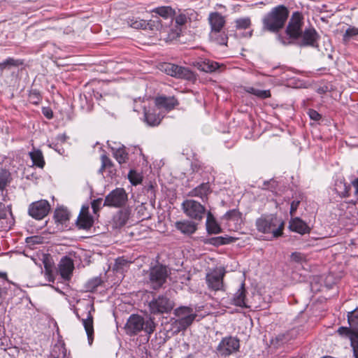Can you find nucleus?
<instances>
[{
  "label": "nucleus",
  "instance_id": "f257e3e1",
  "mask_svg": "<svg viewBox=\"0 0 358 358\" xmlns=\"http://www.w3.org/2000/svg\"><path fill=\"white\" fill-rule=\"evenodd\" d=\"M289 16L286 6L280 5L272 8L262 20L263 29L270 32H277L281 29Z\"/></svg>",
  "mask_w": 358,
  "mask_h": 358
},
{
  "label": "nucleus",
  "instance_id": "f03ea898",
  "mask_svg": "<svg viewBox=\"0 0 358 358\" xmlns=\"http://www.w3.org/2000/svg\"><path fill=\"white\" fill-rule=\"evenodd\" d=\"M255 226L258 231L271 234L273 237L277 238L282 234L284 223L275 215H263L257 219Z\"/></svg>",
  "mask_w": 358,
  "mask_h": 358
},
{
  "label": "nucleus",
  "instance_id": "7ed1b4c3",
  "mask_svg": "<svg viewBox=\"0 0 358 358\" xmlns=\"http://www.w3.org/2000/svg\"><path fill=\"white\" fill-rule=\"evenodd\" d=\"M156 324L151 318H144L143 317L133 314L129 316L125 324V330L129 335H134L143 331L148 335L154 332Z\"/></svg>",
  "mask_w": 358,
  "mask_h": 358
},
{
  "label": "nucleus",
  "instance_id": "20e7f679",
  "mask_svg": "<svg viewBox=\"0 0 358 358\" xmlns=\"http://www.w3.org/2000/svg\"><path fill=\"white\" fill-rule=\"evenodd\" d=\"M303 17L301 13L298 11L294 12L286 28V34L289 38L278 36V40L283 45L291 44L292 43L291 40H297L300 38L303 31Z\"/></svg>",
  "mask_w": 358,
  "mask_h": 358
},
{
  "label": "nucleus",
  "instance_id": "39448f33",
  "mask_svg": "<svg viewBox=\"0 0 358 358\" xmlns=\"http://www.w3.org/2000/svg\"><path fill=\"white\" fill-rule=\"evenodd\" d=\"M240 341L235 336L222 338L215 349V353L219 357H227L238 352Z\"/></svg>",
  "mask_w": 358,
  "mask_h": 358
},
{
  "label": "nucleus",
  "instance_id": "423d86ee",
  "mask_svg": "<svg viewBox=\"0 0 358 358\" xmlns=\"http://www.w3.org/2000/svg\"><path fill=\"white\" fill-rule=\"evenodd\" d=\"M148 284L155 290L160 289L165 283L168 277V271L166 266L157 264L150 268Z\"/></svg>",
  "mask_w": 358,
  "mask_h": 358
},
{
  "label": "nucleus",
  "instance_id": "0eeeda50",
  "mask_svg": "<svg viewBox=\"0 0 358 358\" xmlns=\"http://www.w3.org/2000/svg\"><path fill=\"white\" fill-rule=\"evenodd\" d=\"M127 24L131 28L136 29H150L151 31H161L164 29L162 21L158 17L146 21L138 17H129L127 19Z\"/></svg>",
  "mask_w": 358,
  "mask_h": 358
},
{
  "label": "nucleus",
  "instance_id": "6e6552de",
  "mask_svg": "<svg viewBox=\"0 0 358 358\" xmlns=\"http://www.w3.org/2000/svg\"><path fill=\"white\" fill-rule=\"evenodd\" d=\"M182 209L187 217L196 221H201L206 213L205 207L193 199L185 200L182 203Z\"/></svg>",
  "mask_w": 358,
  "mask_h": 358
},
{
  "label": "nucleus",
  "instance_id": "1a4fd4ad",
  "mask_svg": "<svg viewBox=\"0 0 358 358\" xmlns=\"http://www.w3.org/2000/svg\"><path fill=\"white\" fill-rule=\"evenodd\" d=\"M175 315L178 317L175 321V324L178 331L185 330L189 327L196 317L191 308L182 306L175 310Z\"/></svg>",
  "mask_w": 358,
  "mask_h": 358
},
{
  "label": "nucleus",
  "instance_id": "9d476101",
  "mask_svg": "<svg viewBox=\"0 0 358 358\" xmlns=\"http://www.w3.org/2000/svg\"><path fill=\"white\" fill-rule=\"evenodd\" d=\"M173 302L164 295L153 298L148 303L150 313L154 315L168 313L173 308Z\"/></svg>",
  "mask_w": 358,
  "mask_h": 358
},
{
  "label": "nucleus",
  "instance_id": "9b49d317",
  "mask_svg": "<svg viewBox=\"0 0 358 358\" xmlns=\"http://www.w3.org/2000/svg\"><path fill=\"white\" fill-rule=\"evenodd\" d=\"M128 196L124 188L117 187L105 198L103 206L113 208H122L127 202Z\"/></svg>",
  "mask_w": 358,
  "mask_h": 358
},
{
  "label": "nucleus",
  "instance_id": "f8f14e48",
  "mask_svg": "<svg viewBox=\"0 0 358 358\" xmlns=\"http://www.w3.org/2000/svg\"><path fill=\"white\" fill-rule=\"evenodd\" d=\"M224 275V268H216L208 273L206 276L208 288L214 292L224 291L223 282Z\"/></svg>",
  "mask_w": 358,
  "mask_h": 358
},
{
  "label": "nucleus",
  "instance_id": "ddd939ff",
  "mask_svg": "<svg viewBox=\"0 0 358 358\" xmlns=\"http://www.w3.org/2000/svg\"><path fill=\"white\" fill-rule=\"evenodd\" d=\"M164 70L167 75L172 77L185 79L189 81H192L195 79L194 73L186 67L169 63L164 66Z\"/></svg>",
  "mask_w": 358,
  "mask_h": 358
},
{
  "label": "nucleus",
  "instance_id": "4468645a",
  "mask_svg": "<svg viewBox=\"0 0 358 358\" xmlns=\"http://www.w3.org/2000/svg\"><path fill=\"white\" fill-rule=\"evenodd\" d=\"M50 206L48 201L40 200L31 203L28 209L29 215L36 220L43 219L49 213Z\"/></svg>",
  "mask_w": 358,
  "mask_h": 358
},
{
  "label": "nucleus",
  "instance_id": "2eb2a0df",
  "mask_svg": "<svg viewBox=\"0 0 358 358\" xmlns=\"http://www.w3.org/2000/svg\"><path fill=\"white\" fill-rule=\"evenodd\" d=\"M227 222V225L231 231H236L241 228L243 223L242 213L238 209L227 211L222 217Z\"/></svg>",
  "mask_w": 358,
  "mask_h": 358
},
{
  "label": "nucleus",
  "instance_id": "dca6fc26",
  "mask_svg": "<svg viewBox=\"0 0 358 358\" xmlns=\"http://www.w3.org/2000/svg\"><path fill=\"white\" fill-rule=\"evenodd\" d=\"M236 36L240 38H250L252 35L251 20L249 17H240L234 21Z\"/></svg>",
  "mask_w": 358,
  "mask_h": 358
},
{
  "label": "nucleus",
  "instance_id": "f3484780",
  "mask_svg": "<svg viewBox=\"0 0 358 358\" xmlns=\"http://www.w3.org/2000/svg\"><path fill=\"white\" fill-rule=\"evenodd\" d=\"M85 310L87 311V317L82 319V322L87 336L88 343L91 345L94 338L93 316L92 315V313L94 311L93 304L87 303L85 305Z\"/></svg>",
  "mask_w": 358,
  "mask_h": 358
},
{
  "label": "nucleus",
  "instance_id": "a211bd4d",
  "mask_svg": "<svg viewBox=\"0 0 358 358\" xmlns=\"http://www.w3.org/2000/svg\"><path fill=\"white\" fill-rule=\"evenodd\" d=\"M301 40L299 42V46L317 47L319 35L313 27L306 29L301 35Z\"/></svg>",
  "mask_w": 358,
  "mask_h": 358
},
{
  "label": "nucleus",
  "instance_id": "6ab92c4d",
  "mask_svg": "<svg viewBox=\"0 0 358 358\" xmlns=\"http://www.w3.org/2000/svg\"><path fill=\"white\" fill-rule=\"evenodd\" d=\"M337 332L339 335L345 336L350 338L353 357L354 358H358V331H355L350 327H341Z\"/></svg>",
  "mask_w": 358,
  "mask_h": 358
},
{
  "label": "nucleus",
  "instance_id": "aec40b11",
  "mask_svg": "<svg viewBox=\"0 0 358 358\" xmlns=\"http://www.w3.org/2000/svg\"><path fill=\"white\" fill-rule=\"evenodd\" d=\"M59 272L64 280H69L71 278L73 271L74 269L73 262L71 258L64 256L59 263Z\"/></svg>",
  "mask_w": 358,
  "mask_h": 358
},
{
  "label": "nucleus",
  "instance_id": "412c9836",
  "mask_svg": "<svg viewBox=\"0 0 358 358\" xmlns=\"http://www.w3.org/2000/svg\"><path fill=\"white\" fill-rule=\"evenodd\" d=\"M15 224V219L11 211V204H7L1 209V232L10 230Z\"/></svg>",
  "mask_w": 358,
  "mask_h": 358
},
{
  "label": "nucleus",
  "instance_id": "4be33fe9",
  "mask_svg": "<svg viewBox=\"0 0 358 358\" xmlns=\"http://www.w3.org/2000/svg\"><path fill=\"white\" fill-rule=\"evenodd\" d=\"M49 358H69V354L67 353L65 343L59 333L57 341L53 345Z\"/></svg>",
  "mask_w": 358,
  "mask_h": 358
},
{
  "label": "nucleus",
  "instance_id": "5701e85b",
  "mask_svg": "<svg viewBox=\"0 0 358 358\" xmlns=\"http://www.w3.org/2000/svg\"><path fill=\"white\" fill-rule=\"evenodd\" d=\"M208 21L211 31L214 34L220 33L225 24L224 17L218 12L211 13L209 15Z\"/></svg>",
  "mask_w": 358,
  "mask_h": 358
},
{
  "label": "nucleus",
  "instance_id": "b1692460",
  "mask_svg": "<svg viewBox=\"0 0 358 358\" xmlns=\"http://www.w3.org/2000/svg\"><path fill=\"white\" fill-rule=\"evenodd\" d=\"M175 227L184 235H192L197 229V224L193 221L182 220L175 223Z\"/></svg>",
  "mask_w": 358,
  "mask_h": 358
},
{
  "label": "nucleus",
  "instance_id": "393cba45",
  "mask_svg": "<svg viewBox=\"0 0 358 358\" xmlns=\"http://www.w3.org/2000/svg\"><path fill=\"white\" fill-rule=\"evenodd\" d=\"M155 104L159 108L170 110L177 106L178 102L174 96H162L155 99Z\"/></svg>",
  "mask_w": 358,
  "mask_h": 358
},
{
  "label": "nucleus",
  "instance_id": "a878e982",
  "mask_svg": "<svg viewBox=\"0 0 358 358\" xmlns=\"http://www.w3.org/2000/svg\"><path fill=\"white\" fill-rule=\"evenodd\" d=\"M289 227L292 231L301 234H305L310 231V229L307 224L299 217L291 219Z\"/></svg>",
  "mask_w": 358,
  "mask_h": 358
},
{
  "label": "nucleus",
  "instance_id": "bb28decb",
  "mask_svg": "<svg viewBox=\"0 0 358 358\" xmlns=\"http://www.w3.org/2000/svg\"><path fill=\"white\" fill-rule=\"evenodd\" d=\"M210 193V185L208 182H203L189 192V196L201 198L203 201L207 199Z\"/></svg>",
  "mask_w": 358,
  "mask_h": 358
},
{
  "label": "nucleus",
  "instance_id": "cd10ccee",
  "mask_svg": "<svg viewBox=\"0 0 358 358\" xmlns=\"http://www.w3.org/2000/svg\"><path fill=\"white\" fill-rule=\"evenodd\" d=\"M350 185L343 179H337L334 183V191L341 197H348L350 195Z\"/></svg>",
  "mask_w": 358,
  "mask_h": 358
},
{
  "label": "nucleus",
  "instance_id": "c85d7f7f",
  "mask_svg": "<svg viewBox=\"0 0 358 358\" xmlns=\"http://www.w3.org/2000/svg\"><path fill=\"white\" fill-rule=\"evenodd\" d=\"M206 226L208 234H217L222 231L221 227L210 212L207 213Z\"/></svg>",
  "mask_w": 358,
  "mask_h": 358
},
{
  "label": "nucleus",
  "instance_id": "c756f323",
  "mask_svg": "<svg viewBox=\"0 0 358 358\" xmlns=\"http://www.w3.org/2000/svg\"><path fill=\"white\" fill-rule=\"evenodd\" d=\"M233 303L236 306L241 308H247L248 306L245 303V289L244 287V283L241 285L240 288L234 294L233 297Z\"/></svg>",
  "mask_w": 358,
  "mask_h": 358
},
{
  "label": "nucleus",
  "instance_id": "7c9ffc66",
  "mask_svg": "<svg viewBox=\"0 0 358 358\" xmlns=\"http://www.w3.org/2000/svg\"><path fill=\"white\" fill-rule=\"evenodd\" d=\"M144 117L146 123L150 126L158 125L161 122V117L156 114L154 110L144 109Z\"/></svg>",
  "mask_w": 358,
  "mask_h": 358
},
{
  "label": "nucleus",
  "instance_id": "2f4dec72",
  "mask_svg": "<svg viewBox=\"0 0 358 358\" xmlns=\"http://www.w3.org/2000/svg\"><path fill=\"white\" fill-rule=\"evenodd\" d=\"M30 158L33 165L43 169L45 166V160L42 152L38 149H34L29 152Z\"/></svg>",
  "mask_w": 358,
  "mask_h": 358
},
{
  "label": "nucleus",
  "instance_id": "473e14b6",
  "mask_svg": "<svg viewBox=\"0 0 358 358\" xmlns=\"http://www.w3.org/2000/svg\"><path fill=\"white\" fill-rule=\"evenodd\" d=\"M220 67V65L219 63L209 59H206L199 63V69L205 72L211 73L216 71Z\"/></svg>",
  "mask_w": 358,
  "mask_h": 358
},
{
  "label": "nucleus",
  "instance_id": "72a5a7b5",
  "mask_svg": "<svg viewBox=\"0 0 358 358\" xmlns=\"http://www.w3.org/2000/svg\"><path fill=\"white\" fill-rule=\"evenodd\" d=\"M152 13H155L164 19H172L175 12L170 6H160L154 8Z\"/></svg>",
  "mask_w": 358,
  "mask_h": 358
},
{
  "label": "nucleus",
  "instance_id": "f704fd0d",
  "mask_svg": "<svg viewBox=\"0 0 358 358\" xmlns=\"http://www.w3.org/2000/svg\"><path fill=\"white\" fill-rule=\"evenodd\" d=\"M195 14L193 10H185L176 17V23L178 25L185 24L188 20H191L192 16Z\"/></svg>",
  "mask_w": 358,
  "mask_h": 358
},
{
  "label": "nucleus",
  "instance_id": "c9c22d12",
  "mask_svg": "<svg viewBox=\"0 0 358 358\" xmlns=\"http://www.w3.org/2000/svg\"><path fill=\"white\" fill-rule=\"evenodd\" d=\"M113 151L114 157L119 162V164L125 163L128 159V154L126 152L125 148L124 146L118 147V148H112Z\"/></svg>",
  "mask_w": 358,
  "mask_h": 358
},
{
  "label": "nucleus",
  "instance_id": "e433bc0d",
  "mask_svg": "<svg viewBox=\"0 0 358 358\" xmlns=\"http://www.w3.org/2000/svg\"><path fill=\"white\" fill-rule=\"evenodd\" d=\"M93 224V219L90 215H85L84 216H78L77 220V225L80 229H88Z\"/></svg>",
  "mask_w": 358,
  "mask_h": 358
},
{
  "label": "nucleus",
  "instance_id": "4c0bfd02",
  "mask_svg": "<svg viewBox=\"0 0 358 358\" xmlns=\"http://www.w3.org/2000/svg\"><path fill=\"white\" fill-rule=\"evenodd\" d=\"M348 321L350 328L358 331V308L348 313Z\"/></svg>",
  "mask_w": 358,
  "mask_h": 358
},
{
  "label": "nucleus",
  "instance_id": "58836bf2",
  "mask_svg": "<svg viewBox=\"0 0 358 358\" xmlns=\"http://www.w3.org/2000/svg\"><path fill=\"white\" fill-rule=\"evenodd\" d=\"M43 242L44 238L38 235L27 237L25 239L27 246L31 250L34 249L37 245L42 244Z\"/></svg>",
  "mask_w": 358,
  "mask_h": 358
},
{
  "label": "nucleus",
  "instance_id": "ea45409f",
  "mask_svg": "<svg viewBox=\"0 0 358 358\" xmlns=\"http://www.w3.org/2000/svg\"><path fill=\"white\" fill-rule=\"evenodd\" d=\"M54 216L56 221L60 223H64L69 219L68 210L62 208L55 210Z\"/></svg>",
  "mask_w": 358,
  "mask_h": 358
},
{
  "label": "nucleus",
  "instance_id": "a19ab883",
  "mask_svg": "<svg viewBox=\"0 0 358 358\" xmlns=\"http://www.w3.org/2000/svg\"><path fill=\"white\" fill-rule=\"evenodd\" d=\"M247 92L252 94L259 98L265 99L271 96V92L269 90H262L249 87L246 90Z\"/></svg>",
  "mask_w": 358,
  "mask_h": 358
},
{
  "label": "nucleus",
  "instance_id": "79ce46f5",
  "mask_svg": "<svg viewBox=\"0 0 358 358\" xmlns=\"http://www.w3.org/2000/svg\"><path fill=\"white\" fill-rule=\"evenodd\" d=\"M231 241L232 238L231 237L217 236L210 238L208 243L215 246H220L230 243Z\"/></svg>",
  "mask_w": 358,
  "mask_h": 358
},
{
  "label": "nucleus",
  "instance_id": "37998d69",
  "mask_svg": "<svg viewBox=\"0 0 358 358\" xmlns=\"http://www.w3.org/2000/svg\"><path fill=\"white\" fill-rule=\"evenodd\" d=\"M358 36V28L355 27H349L343 36V41L344 43H348L351 38Z\"/></svg>",
  "mask_w": 358,
  "mask_h": 358
},
{
  "label": "nucleus",
  "instance_id": "c03bdc74",
  "mask_svg": "<svg viewBox=\"0 0 358 358\" xmlns=\"http://www.w3.org/2000/svg\"><path fill=\"white\" fill-rule=\"evenodd\" d=\"M128 263V261L124 259L123 257H118L115 260L114 269L117 272H122L124 269V267L127 266Z\"/></svg>",
  "mask_w": 358,
  "mask_h": 358
},
{
  "label": "nucleus",
  "instance_id": "a18cd8bd",
  "mask_svg": "<svg viewBox=\"0 0 358 358\" xmlns=\"http://www.w3.org/2000/svg\"><path fill=\"white\" fill-rule=\"evenodd\" d=\"M20 64H22V62L20 60L9 57L1 62V69L8 66H18Z\"/></svg>",
  "mask_w": 358,
  "mask_h": 358
},
{
  "label": "nucleus",
  "instance_id": "49530a36",
  "mask_svg": "<svg viewBox=\"0 0 358 358\" xmlns=\"http://www.w3.org/2000/svg\"><path fill=\"white\" fill-rule=\"evenodd\" d=\"M46 259L47 257H45V255H43V264H44L45 273L47 278H48L49 281H52V267L51 265L47 262Z\"/></svg>",
  "mask_w": 358,
  "mask_h": 358
},
{
  "label": "nucleus",
  "instance_id": "de8ad7c7",
  "mask_svg": "<svg viewBox=\"0 0 358 358\" xmlns=\"http://www.w3.org/2000/svg\"><path fill=\"white\" fill-rule=\"evenodd\" d=\"M101 166L99 169V172L103 173L106 168L110 167L112 165V162L106 155H101Z\"/></svg>",
  "mask_w": 358,
  "mask_h": 358
},
{
  "label": "nucleus",
  "instance_id": "09e8293b",
  "mask_svg": "<svg viewBox=\"0 0 358 358\" xmlns=\"http://www.w3.org/2000/svg\"><path fill=\"white\" fill-rule=\"evenodd\" d=\"M290 257L292 261L297 263H301L306 261L305 255L299 252H292Z\"/></svg>",
  "mask_w": 358,
  "mask_h": 358
},
{
  "label": "nucleus",
  "instance_id": "8fccbe9b",
  "mask_svg": "<svg viewBox=\"0 0 358 358\" xmlns=\"http://www.w3.org/2000/svg\"><path fill=\"white\" fill-rule=\"evenodd\" d=\"M10 173L6 170L1 169V192H3V186L6 185L9 181Z\"/></svg>",
  "mask_w": 358,
  "mask_h": 358
},
{
  "label": "nucleus",
  "instance_id": "3c124183",
  "mask_svg": "<svg viewBox=\"0 0 358 358\" xmlns=\"http://www.w3.org/2000/svg\"><path fill=\"white\" fill-rule=\"evenodd\" d=\"M102 201V199H97L92 202V208L94 213H96L101 208Z\"/></svg>",
  "mask_w": 358,
  "mask_h": 358
},
{
  "label": "nucleus",
  "instance_id": "603ef678",
  "mask_svg": "<svg viewBox=\"0 0 358 358\" xmlns=\"http://www.w3.org/2000/svg\"><path fill=\"white\" fill-rule=\"evenodd\" d=\"M308 114L310 118L315 121H318L321 119V115L314 109H309Z\"/></svg>",
  "mask_w": 358,
  "mask_h": 358
},
{
  "label": "nucleus",
  "instance_id": "864d4df0",
  "mask_svg": "<svg viewBox=\"0 0 358 358\" xmlns=\"http://www.w3.org/2000/svg\"><path fill=\"white\" fill-rule=\"evenodd\" d=\"M42 113L43 115L48 120H50L53 117L52 110L48 107H43L42 109Z\"/></svg>",
  "mask_w": 358,
  "mask_h": 358
},
{
  "label": "nucleus",
  "instance_id": "5fc2aeb1",
  "mask_svg": "<svg viewBox=\"0 0 358 358\" xmlns=\"http://www.w3.org/2000/svg\"><path fill=\"white\" fill-rule=\"evenodd\" d=\"M299 201H293L290 206V214L292 215L295 211L297 210L299 206Z\"/></svg>",
  "mask_w": 358,
  "mask_h": 358
},
{
  "label": "nucleus",
  "instance_id": "6e6d98bb",
  "mask_svg": "<svg viewBox=\"0 0 358 358\" xmlns=\"http://www.w3.org/2000/svg\"><path fill=\"white\" fill-rule=\"evenodd\" d=\"M49 147L52 148V149H54L55 151H57L59 154H62V152H64V149L63 148H60L58 146V143H52L49 144Z\"/></svg>",
  "mask_w": 358,
  "mask_h": 358
},
{
  "label": "nucleus",
  "instance_id": "4d7b16f0",
  "mask_svg": "<svg viewBox=\"0 0 358 358\" xmlns=\"http://www.w3.org/2000/svg\"><path fill=\"white\" fill-rule=\"evenodd\" d=\"M88 210H89L88 206H83L78 216H84L85 215H90L88 213Z\"/></svg>",
  "mask_w": 358,
  "mask_h": 358
},
{
  "label": "nucleus",
  "instance_id": "13d9d810",
  "mask_svg": "<svg viewBox=\"0 0 358 358\" xmlns=\"http://www.w3.org/2000/svg\"><path fill=\"white\" fill-rule=\"evenodd\" d=\"M355 188V195L358 199V178L352 182Z\"/></svg>",
  "mask_w": 358,
  "mask_h": 358
},
{
  "label": "nucleus",
  "instance_id": "bf43d9fd",
  "mask_svg": "<svg viewBox=\"0 0 358 358\" xmlns=\"http://www.w3.org/2000/svg\"><path fill=\"white\" fill-rule=\"evenodd\" d=\"M67 136L65 134H59L57 136V140L61 143H64L66 141Z\"/></svg>",
  "mask_w": 358,
  "mask_h": 358
},
{
  "label": "nucleus",
  "instance_id": "052dcab7",
  "mask_svg": "<svg viewBox=\"0 0 358 358\" xmlns=\"http://www.w3.org/2000/svg\"><path fill=\"white\" fill-rule=\"evenodd\" d=\"M227 37L222 38L221 41L219 42L220 44L224 45L227 43Z\"/></svg>",
  "mask_w": 358,
  "mask_h": 358
},
{
  "label": "nucleus",
  "instance_id": "680f3d73",
  "mask_svg": "<svg viewBox=\"0 0 358 358\" xmlns=\"http://www.w3.org/2000/svg\"><path fill=\"white\" fill-rule=\"evenodd\" d=\"M1 280H6V273L1 272Z\"/></svg>",
  "mask_w": 358,
  "mask_h": 358
},
{
  "label": "nucleus",
  "instance_id": "e2e57ef3",
  "mask_svg": "<svg viewBox=\"0 0 358 358\" xmlns=\"http://www.w3.org/2000/svg\"><path fill=\"white\" fill-rule=\"evenodd\" d=\"M185 358H193V356L192 355H189L187 357H185Z\"/></svg>",
  "mask_w": 358,
  "mask_h": 358
},
{
  "label": "nucleus",
  "instance_id": "0e129e2a",
  "mask_svg": "<svg viewBox=\"0 0 358 358\" xmlns=\"http://www.w3.org/2000/svg\"><path fill=\"white\" fill-rule=\"evenodd\" d=\"M76 317H77L78 319H80V315H79V314H78L77 312H76Z\"/></svg>",
  "mask_w": 358,
  "mask_h": 358
}]
</instances>
